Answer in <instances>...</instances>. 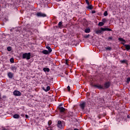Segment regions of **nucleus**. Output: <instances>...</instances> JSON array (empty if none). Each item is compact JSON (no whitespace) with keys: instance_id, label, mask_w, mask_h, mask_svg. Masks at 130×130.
<instances>
[{"instance_id":"c9c22d12","label":"nucleus","mask_w":130,"mask_h":130,"mask_svg":"<svg viewBox=\"0 0 130 130\" xmlns=\"http://www.w3.org/2000/svg\"><path fill=\"white\" fill-rule=\"evenodd\" d=\"M67 89H68L69 92H70L71 91V87L70 86H68L67 87Z\"/></svg>"},{"instance_id":"49530a36","label":"nucleus","mask_w":130,"mask_h":130,"mask_svg":"<svg viewBox=\"0 0 130 130\" xmlns=\"http://www.w3.org/2000/svg\"><path fill=\"white\" fill-rule=\"evenodd\" d=\"M1 96H2V95L1 94V93H0V99H1Z\"/></svg>"},{"instance_id":"b1692460","label":"nucleus","mask_w":130,"mask_h":130,"mask_svg":"<svg viewBox=\"0 0 130 130\" xmlns=\"http://www.w3.org/2000/svg\"><path fill=\"white\" fill-rule=\"evenodd\" d=\"M58 26L59 28H60V27H62V22H61V21L59 22V23L58 24Z\"/></svg>"},{"instance_id":"de8ad7c7","label":"nucleus","mask_w":130,"mask_h":130,"mask_svg":"<svg viewBox=\"0 0 130 130\" xmlns=\"http://www.w3.org/2000/svg\"><path fill=\"white\" fill-rule=\"evenodd\" d=\"M58 1H61V0H58Z\"/></svg>"},{"instance_id":"a18cd8bd","label":"nucleus","mask_w":130,"mask_h":130,"mask_svg":"<svg viewBox=\"0 0 130 130\" xmlns=\"http://www.w3.org/2000/svg\"><path fill=\"white\" fill-rule=\"evenodd\" d=\"M87 94L90 95V93H89V92H87Z\"/></svg>"},{"instance_id":"f03ea898","label":"nucleus","mask_w":130,"mask_h":130,"mask_svg":"<svg viewBox=\"0 0 130 130\" xmlns=\"http://www.w3.org/2000/svg\"><path fill=\"white\" fill-rule=\"evenodd\" d=\"M56 126L58 128H60V129H62L64 127V122L63 121H60L58 120L57 121V123Z\"/></svg>"},{"instance_id":"a211bd4d","label":"nucleus","mask_w":130,"mask_h":130,"mask_svg":"<svg viewBox=\"0 0 130 130\" xmlns=\"http://www.w3.org/2000/svg\"><path fill=\"white\" fill-rule=\"evenodd\" d=\"M107 40L108 41H112L113 40V37H109L107 39Z\"/></svg>"},{"instance_id":"58836bf2","label":"nucleus","mask_w":130,"mask_h":130,"mask_svg":"<svg viewBox=\"0 0 130 130\" xmlns=\"http://www.w3.org/2000/svg\"><path fill=\"white\" fill-rule=\"evenodd\" d=\"M92 14H95L96 13V11L95 10H93L91 12Z\"/></svg>"},{"instance_id":"393cba45","label":"nucleus","mask_w":130,"mask_h":130,"mask_svg":"<svg viewBox=\"0 0 130 130\" xmlns=\"http://www.w3.org/2000/svg\"><path fill=\"white\" fill-rule=\"evenodd\" d=\"M106 50H109L110 51H111V49L112 48L111 47H105Z\"/></svg>"},{"instance_id":"bb28decb","label":"nucleus","mask_w":130,"mask_h":130,"mask_svg":"<svg viewBox=\"0 0 130 130\" xmlns=\"http://www.w3.org/2000/svg\"><path fill=\"white\" fill-rule=\"evenodd\" d=\"M104 16H105V17H106V16H108V13L107 12V11L104 12Z\"/></svg>"},{"instance_id":"473e14b6","label":"nucleus","mask_w":130,"mask_h":130,"mask_svg":"<svg viewBox=\"0 0 130 130\" xmlns=\"http://www.w3.org/2000/svg\"><path fill=\"white\" fill-rule=\"evenodd\" d=\"M106 31H112V32L113 31L112 29H111L109 28H106Z\"/></svg>"},{"instance_id":"e433bc0d","label":"nucleus","mask_w":130,"mask_h":130,"mask_svg":"<svg viewBox=\"0 0 130 130\" xmlns=\"http://www.w3.org/2000/svg\"><path fill=\"white\" fill-rule=\"evenodd\" d=\"M20 116H22V117H24V116H25V114L24 113L21 114Z\"/></svg>"},{"instance_id":"f8f14e48","label":"nucleus","mask_w":130,"mask_h":130,"mask_svg":"<svg viewBox=\"0 0 130 130\" xmlns=\"http://www.w3.org/2000/svg\"><path fill=\"white\" fill-rule=\"evenodd\" d=\"M118 40H119V41H122V42H124V43H122V44H123V45H124V43L126 42L125 41V40L123 39V38H119Z\"/></svg>"},{"instance_id":"ea45409f","label":"nucleus","mask_w":130,"mask_h":130,"mask_svg":"<svg viewBox=\"0 0 130 130\" xmlns=\"http://www.w3.org/2000/svg\"><path fill=\"white\" fill-rule=\"evenodd\" d=\"M26 118H29V116L28 115H25Z\"/></svg>"},{"instance_id":"a878e982","label":"nucleus","mask_w":130,"mask_h":130,"mask_svg":"<svg viewBox=\"0 0 130 130\" xmlns=\"http://www.w3.org/2000/svg\"><path fill=\"white\" fill-rule=\"evenodd\" d=\"M87 9H88L89 10H92L93 7H92V5H88Z\"/></svg>"},{"instance_id":"c756f323","label":"nucleus","mask_w":130,"mask_h":130,"mask_svg":"<svg viewBox=\"0 0 130 130\" xmlns=\"http://www.w3.org/2000/svg\"><path fill=\"white\" fill-rule=\"evenodd\" d=\"M129 82H130V77H128L127 78V80H126L127 84H129Z\"/></svg>"},{"instance_id":"79ce46f5","label":"nucleus","mask_w":130,"mask_h":130,"mask_svg":"<svg viewBox=\"0 0 130 130\" xmlns=\"http://www.w3.org/2000/svg\"><path fill=\"white\" fill-rule=\"evenodd\" d=\"M58 106H60V107H61V106H62V104H60Z\"/></svg>"},{"instance_id":"f257e3e1","label":"nucleus","mask_w":130,"mask_h":130,"mask_svg":"<svg viewBox=\"0 0 130 130\" xmlns=\"http://www.w3.org/2000/svg\"><path fill=\"white\" fill-rule=\"evenodd\" d=\"M110 86H111V82H110V81H107L105 82L103 85H101V84H99L94 85L91 84L92 87L97 88V89H99V90H105L106 89H108L110 88Z\"/></svg>"},{"instance_id":"39448f33","label":"nucleus","mask_w":130,"mask_h":130,"mask_svg":"<svg viewBox=\"0 0 130 130\" xmlns=\"http://www.w3.org/2000/svg\"><path fill=\"white\" fill-rule=\"evenodd\" d=\"M13 95L14 96H21L22 94L21 93V92H20L19 90H15L13 92Z\"/></svg>"},{"instance_id":"a19ab883","label":"nucleus","mask_w":130,"mask_h":130,"mask_svg":"<svg viewBox=\"0 0 130 130\" xmlns=\"http://www.w3.org/2000/svg\"><path fill=\"white\" fill-rule=\"evenodd\" d=\"M8 129H6V128H3L2 130H8Z\"/></svg>"},{"instance_id":"0eeeda50","label":"nucleus","mask_w":130,"mask_h":130,"mask_svg":"<svg viewBox=\"0 0 130 130\" xmlns=\"http://www.w3.org/2000/svg\"><path fill=\"white\" fill-rule=\"evenodd\" d=\"M58 108L60 113H63L66 111V109L62 107H60V106H58Z\"/></svg>"},{"instance_id":"4468645a","label":"nucleus","mask_w":130,"mask_h":130,"mask_svg":"<svg viewBox=\"0 0 130 130\" xmlns=\"http://www.w3.org/2000/svg\"><path fill=\"white\" fill-rule=\"evenodd\" d=\"M43 90L45 91V92H48L50 90V86H47L46 89L44 87H43Z\"/></svg>"},{"instance_id":"dca6fc26","label":"nucleus","mask_w":130,"mask_h":130,"mask_svg":"<svg viewBox=\"0 0 130 130\" xmlns=\"http://www.w3.org/2000/svg\"><path fill=\"white\" fill-rule=\"evenodd\" d=\"M85 33H90L91 32V29L90 28H86L84 30Z\"/></svg>"},{"instance_id":"4be33fe9","label":"nucleus","mask_w":130,"mask_h":130,"mask_svg":"<svg viewBox=\"0 0 130 130\" xmlns=\"http://www.w3.org/2000/svg\"><path fill=\"white\" fill-rule=\"evenodd\" d=\"M95 33L96 34H101V33H102V31L101 30V29H99V30H97L96 31H95Z\"/></svg>"},{"instance_id":"72a5a7b5","label":"nucleus","mask_w":130,"mask_h":130,"mask_svg":"<svg viewBox=\"0 0 130 130\" xmlns=\"http://www.w3.org/2000/svg\"><path fill=\"white\" fill-rule=\"evenodd\" d=\"M89 37H90V35L84 36V38H89Z\"/></svg>"},{"instance_id":"f3484780","label":"nucleus","mask_w":130,"mask_h":130,"mask_svg":"<svg viewBox=\"0 0 130 130\" xmlns=\"http://www.w3.org/2000/svg\"><path fill=\"white\" fill-rule=\"evenodd\" d=\"M42 53H43V54H49V53L48 52V51L47 50H44L42 51Z\"/></svg>"},{"instance_id":"f704fd0d","label":"nucleus","mask_w":130,"mask_h":130,"mask_svg":"<svg viewBox=\"0 0 130 130\" xmlns=\"http://www.w3.org/2000/svg\"><path fill=\"white\" fill-rule=\"evenodd\" d=\"M66 64H67V66L69 65V60L68 59L66 60Z\"/></svg>"},{"instance_id":"7c9ffc66","label":"nucleus","mask_w":130,"mask_h":130,"mask_svg":"<svg viewBox=\"0 0 130 130\" xmlns=\"http://www.w3.org/2000/svg\"><path fill=\"white\" fill-rule=\"evenodd\" d=\"M85 3L87 4L88 6L90 5V3L89 2L88 0H85Z\"/></svg>"},{"instance_id":"aec40b11","label":"nucleus","mask_w":130,"mask_h":130,"mask_svg":"<svg viewBox=\"0 0 130 130\" xmlns=\"http://www.w3.org/2000/svg\"><path fill=\"white\" fill-rule=\"evenodd\" d=\"M13 118L15 119L20 118V115L18 114H15L13 115Z\"/></svg>"},{"instance_id":"20e7f679","label":"nucleus","mask_w":130,"mask_h":130,"mask_svg":"<svg viewBox=\"0 0 130 130\" xmlns=\"http://www.w3.org/2000/svg\"><path fill=\"white\" fill-rule=\"evenodd\" d=\"M36 16L40 18H45V17H47V15L45 13H42V12H38L36 14Z\"/></svg>"},{"instance_id":"9b49d317","label":"nucleus","mask_w":130,"mask_h":130,"mask_svg":"<svg viewBox=\"0 0 130 130\" xmlns=\"http://www.w3.org/2000/svg\"><path fill=\"white\" fill-rule=\"evenodd\" d=\"M43 71H44L45 73H49V72H50V69L48 68H44Z\"/></svg>"},{"instance_id":"c03bdc74","label":"nucleus","mask_w":130,"mask_h":130,"mask_svg":"<svg viewBox=\"0 0 130 130\" xmlns=\"http://www.w3.org/2000/svg\"><path fill=\"white\" fill-rule=\"evenodd\" d=\"M74 130H79L78 128H75Z\"/></svg>"},{"instance_id":"412c9836","label":"nucleus","mask_w":130,"mask_h":130,"mask_svg":"<svg viewBox=\"0 0 130 130\" xmlns=\"http://www.w3.org/2000/svg\"><path fill=\"white\" fill-rule=\"evenodd\" d=\"M102 22L104 24V23H106L108 21L107 18H103L102 19Z\"/></svg>"},{"instance_id":"7ed1b4c3","label":"nucleus","mask_w":130,"mask_h":130,"mask_svg":"<svg viewBox=\"0 0 130 130\" xmlns=\"http://www.w3.org/2000/svg\"><path fill=\"white\" fill-rule=\"evenodd\" d=\"M22 58L23 59H26L27 60H29L30 58H31V53H25L22 54Z\"/></svg>"},{"instance_id":"cd10ccee","label":"nucleus","mask_w":130,"mask_h":130,"mask_svg":"<svg viewBox=\"0 0 130 130\" xmlns=\"http://www.w3.org/2000/svg\"><path fill=\"white\" fill-rule=\"evenodd\" d=\"M100 29L102 32H104V31H106V28L101 27Z\"/></svg>"},{"instance_id":"1a4fd4ad","label":"nucleus","mask_w":130,"mask_h":130,"mask_svg":"<svg viewBox=\"0 0 130 130\" xmlns=\"http://www.w3.org/2000/svg\"><path fill=\"white\" fill-rule=\"evenodd\" d=\"M17 66H11V70H12V71H13L14 73H16L17 71Z\"/></svg>"},{"instance_id":"6e6552de","label":"nucleus","mask_w":130,"mask_h":130,"mask_svg":"<svg viewBox=\"0 0 130 130\" xmlns=\"http://www.w3.org/2000/svg\"><path fill=\"white\" fill-rule=\"evenodd\" d=\"M7 76L9 79H13L14 78V73L12 72H9Z\"/></svg>"},{"instance_id":"c85d7f7f","label":"nucleus","mask_w":130,"mask_h":130,"mask_svg":"<svg viewBox=\"0 0 130 130\" xmlns=\"http://www.w3.org/2000/svg\"><path fill=\"white\" fill-rule=\"evenodd\" d=\"M8 51H12V47L9 46L7 47Z\"/></svg>"},{"instance_id":"4c0bfd02","label":"nucleus","mask_w":130,"mask_h":130,"mask_svg":"<svg viewBox=\"0 0 130 130\" xmlns=\"http://www.w3.org/2000/svg\"><path fill=\"white\" fill-rule=\"evenodd\" d=\"M48 123L49 125H51V123H52L51 121H49Z\"/></svg>"},{"instance_id":"6ab92c4d","label":"nucleus","mask_w":130,"mask_h":130,"mask_svg":"<svg viewBox=\"0 0 130 130\" xmlns=\"http://www.w3.org/2000/svg\"><path fill=\"white\" fill-rule=\"evenodd\" d=\"M120 61L121 63H125L126 64H127V60H121Z\"/></svg>"},{"instance_id":"9d476101","label":"nucleus","mask_w":130,"mask_h":130,"mask_svg":"<svg viewBox=\"0 0 130 130\" xmlns=\"http://www.w3.org/2000/svg\"><path fill=\"white\" fill-rule=\"evenodd\" d=\"M46 48L48 50V52L49 53H51V52H52V49L50 48V46H46Z\"/></svg>"},{"instance_id":"ddd939ff","label":"nucleus","mask_w":130,"mask_h":130,"mask_svg":"<svg viewBox=\"0 0 130 130\" xmlns=\"http://www.w3.org/2000/svg\"><path fill=\"white\" fill-rule=\"evenodd\" d=\"M124 46L125 47V48L127 50V51H128V50H130V45L127 44L124 45Z\"/></svg>"},{"instance_id":"423d86ee","label":"nucleus","mask_w":130,"mask_h":130,"mask_svg":"<svg viewBox=\"0 0 130 130\" xmlns=\"http://www.w3.org/2000/svg\"><path fill=\"white\" fill-rule=\"evenodd\" d=\"M85 107H86V102H83L80 103V107L81 109H82V110H84V109H85Z\"/></svg>"},{"instance_id":"2f4dec72","label":"nucleus","mask_w":130,"mask_h":130,"mask_svg":"<svg viewBox=\"0 0 130 130\" xmlns=\"http://www.w3.org/2000/svg\"><path fill=\"white\" fill-rule=\"evenodd\" d=\"M10 62H12V63H14V59L13 58H11L10 59Z\"/></svg>"},{"instance_id":"37998d69","label":"nucleus","mask_w":130,"mask_h":130,"mask_svg":"<svg viewBox=\"0 0 130 130\" xmlns=\"http://www.w3.org/2000/svg\"><path fill=\"white\" fill-rule=\"evenodd\" d=\"M127 118H130V117H129V115H127Z\"/></svg>"},{"instance_id":"5701e85b","label":"nucleus","mask_w":130,"mask_h":130,"mask_svg":"<svg viewBox=\"0 0 130 130\" xmlns=\"http://www.w3.org/2000/svg\"><path fill=\"white\" fill-rule=\"evenodd\" d=\"M98 26H100V27H102V26H104V23L103 22H100L98 24Z\"/></svg>"},{"instance_id":"2eb2a0df","label":"nucleus","mask_w":130,"mask_h":130,"mask_svg":"<svg viewBox=\"0 0 130 130\" xmlns=\"http://www.w3.org/2000/svg\"><path fill=\"white\" fill-rule=\"evenodd\" d=\"M73 116H74V113H73L72 112H69L68 117H70L71 118V117H73Z\"/></svg>"}]
</instances>
